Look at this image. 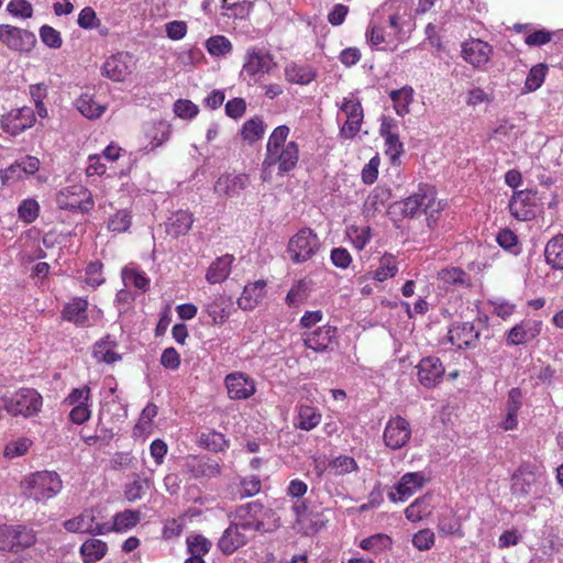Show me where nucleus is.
Listing matches in <instances>:
<instances>
[{
	"label": "nucleus",
	"instance_id": "5701e85b",
	"mask_svg": "<svg viewBox=\"0 0 563 563\" xmlns=\"http://www.w3.org/2000/svg\"><path fill=\"white\" fill-rule=\"evenodd\" d=\"M284 75L288 82L305 86L317 78V69L308 64L289 62L285 65Z\"/></svg>",
	"mask_w": 563,
	"mask_h": 563
},
{
	"label": "nucleus",
	"instance_id": "774afa93",
	"mask_svg": "<svg viewBox=\"0 0 563 563\" xmlns=\"http://www.w3.org/2000/svg\"><path fill=\"white\" fill-rule=\"evenodd\" d=\"M340 109L345 113L346 119L363 120V108L356 98H344Z\"/></svg>",
	"mask_w": 563,
	"mask_h": 563
},
{
	"label": "nucleus",
	"instance_id": "f257e3e1",
	"mask_svg": "<svg viewBox=\"0 0 563 563\" xmlns=\"http://www.w3.org/2000/svg\"><path fill=\"white\" fill-rule=\"evenodd\" d=\"M289 132L287 125H279L271 133L263 161V180H267L268 169L275 165H277L278 174L282 176L297 166L299 147L294 141L286 142Z\"/></svg>",
	"mask_w": 563,
	"mask_h": 563
},
{
	"label": "nucleus",
	"instance_id": "338daca9",
	"mask_svg": "<svg viewBox=\"0 0 563 563\" xmlns=\"http://www.w3.org/2000/svg\"><path fill=\"white\" fill-rule=\"evenodd\" d=\"M0 551H15V529L13 526L0 527Z\"/></svg>",
	"mask_w": 563,
	"mask_h": 563
},
{
	"label": "nucleus",
	"instance_id": "c03bdc74",
	"mask_svg": "<svg viewBox=\"0 0 563 563\" xmlns=\"http://www.w3.org/2000/svg\"><path fill=\"white\" fill-rule=\"evenodd\" d=\"M391 545V539L385 533H376L360 542L363 550L379 553Z\"/></svg>",
	"mask_w": 563,
	"mask_h": 563
},
{
	"label": "nucleus",
	"instance_id": "09e8293b",
	"mask_svg": "<svg viewBox=\"0 0 563 563\" xmlns=\"http://www.w3.org/2000/svg\"><path fill=\"white\" fill-rule=\"evenodd\" d=\"M309 288H310L309 282H307L305 279L298 280L290 288V290L288 291V294L286 296V302L288 303V306H290V307L298 306L299 303L303 302L309 295Z\"/></svg>",
	"mask_w": 563,
	"mask_h": 563
},
{
	"label": "nucleus",
	"instance_id": "79ce46f5",
	"mask_svg": "<svg viewBox=\"0 0 563 563\" xmlns=\"http://www.w3.org/2000/svg\"><path fill=\"white\" fill-rule=\"evenodd\" d=\"M329 470L336 476H342L358 470L356 461L349 455H339L330 461Z\"/></svg>",
	"mask_w": 563,
	"mask_h": 563
},
{
	"label": "nucleus",
	"instance_id": "f3484780",
	"mask_svg": "<svg viewBox=\"0 0 563 563\" xmlns=\"http://www.w3.org/2000/svg\"><path fill=\"white\" fill-rule=\"evenodd\" d=\"M34 122V111L29 107H23L10 111L2 120V128L7 133L15 136L32 128Z\"/></svg>",
	"mask_w": 563,
	"mask_h": 563
},
{
	"label": "nucleus",
	"instance_id": "7c9ffc66",
	"mask_svg": "<svg viewBox=\"0 0 563 563\" xmlns=\"http://www.w3.org/2000/svg\"><path fill=\"white\" fill-rule=\"evenodd\" d=\"M108 545L99 539H88L80 547L84 563L100 561L107 553Z\"/></svg>",
	"mask_w": 563,
	"mask_h": 563
},
{
	"label": "nucleus",
	"instance_id": "6ab92c4d",
	"mask_svg": "<svg viewBox=\"0 0 563 563\" xmlns=\"http://www.w3.org/2000/svg\"><path fill=\"white\" fill-rule=\"evenodd\" d=\"M417 368L418 379L426 388L435 387L441 383L444 374V367L438 357L428 356L422 358Z\"/></svg>",
	"mask_w": 563,
	"mask_h": 563
},
{
	"label": "nucleus",
	"instance_id": "37998d69",
	"mask_svg": "<svg viewBox=\"0 0 563 563\" xmlns=\"http://www.w3.org/2000/svg\"><path fill=\"white\" fill-rule=\"evenodd\" d=\"M141 520V512L139 510H124L118 512L113 517L115 531H125L135 527Z\"/></svg>",
	"mask_w": 563,
	"mask_h": 563
},
{
	"label": "nucleus",
	"instance_id": "69168bd1",
	"mask_svg": "<svg viewBox=\"0 0 563 563\" xmlns=\"http://www.w3.org/2000/svg\"><path fill=\"white\" fill-rule=\"evenodd\" d=\"M174 112L181 119H192L198 114L199 109L192 101L179 99L174 103Z\"/></svg>",
	"mask_w": 563,
	"mask_h": 563
},
{
	"label": "nucleus",
	"instance_id": "ea45409f",
	"mask_svg": "<svg viewBox=\"0 0 563 563\" xmlns=\"http://www.w3.org/2000/svg\"><path fill=\"white\" fill-rule=\"evenodd\" d=\"M398 273L396 257L389 253H385L379 260V266L374 272V278L384 282L394 277Z\"/></svg>",
	"mask_w": 563,
	"mask_h": 563
},
{
	"label": "nucleus",
	"instance_id": "412c9836",
	"mask_svg": "<svg viewBox=\"0 0 563 563\" xmlns=\"http://www.w3.org/2000/svg\"><path fill=\"white\" fill-rule=\"evenodd\" d=\"M249 185L246 174H223L214 183L213 190L220 197L239 196Z\"/></svg>",
	"mask_w": 563,
	"mask_h": 563
},
{
	"label": "nucleus",
	"instance_id": "473e14b6",
	"mask_svg": "<svg viewBox=\"0 0 563 563\" xmlns=\"http://www.w3.org/2000/svg\"><path fill=\"white\" fill-rule=\"evenodd\" d=\"M95 523V515L92 510H85L77 517L66 520L64 528L73 533H90L92 534Z\"/></svg>",
	"mask_w": 563,
	"mask_h": 563
},
{
	"label": "nucleus",
	"instance_id": "dca6fc26",
	"mask_svg": "<svg viewBox=\"0 0 563 563\" xmlns=\"http://www.w3.org/2000/svg\"><path fill=\"white\" fill-rule=\"evenodd\" d=\"M426 476L422 472L406 473L401 476L395 490L388 493L393 503L405 501L426 484Z\"/></svg>",
	"mask_w": 563,
	"mask_h": 563
},
{
	"label": "nucleus",
	"instance_id": "58836bf2",
	"mask_svg": "<svg viewBox=\"0 0 563 563\" xmlns=\"http://www.w3.org/2000/svg\"><path fill=\"white\" fill-rule=\"evenodd\" d=\"M548 69V65L544 63L532 66L526 78L523 91L533 92L538 90L544 82Z\"/></svg>",
	"mask_w": 563,
	"mask_h": 563
},
{
	"label": "nucleus",
	"instance_id": "a211bd4d",
	"mask_svg": "<svg viewBox=\"0 0 563 563\" xmlns=\"http://www.w3.org/2000/svg\"><path fill=\"white\" fill-rule=\"evenodd\" d=\"M249 541V531L244 530L232 520L218 540V549L223 554L230 555L240 548L246 545Z\"/></svg>",
	"mask_w": 563,
	"mask_h": 563
},
{
	"label": "nucleus",
	"instance_id": "9d476101",
	"mask_svg": "<svg viewBox=\"0 0 563 563\" xmlns=\"http://www.w3.org/2000/svg\"><path fill=\"white\" fill-rule=\"evenodd\" d=\"M224 386L230 399L245 400L256 391L255 380L243 372H233L224 377Z\"/></svg>",
	"mask_w": 563,
	"mask_h": 563
},
{
	"label": "nucleus",
	"instance_id": "7ed1b4c3",
	"mask_svg": "<svg viewBox=\"0 0 563 563\" xmlns=\"http://www.w3.org/2000/svg\"><path fill=\"white\" fill-rule=\"evenodd\" d=\"M441 208V201H437L433 188L428 185L419 186L417 192H413L406 199L396 201L390 207L393 213H400L409 218L426 213L429 222Z\"/></svg>",
	"mask_w": 563,
	"mask_h": 563
},
{
	"label": "nucleus",
	"instance_id": "20e7f679",
	"mask_svg": "<svg viewBox=\"0 0 563 563\" xmlns=\"http://www.w3.org/2000/svg\"><path fill=\"white\" fill-rule=\"evenodd\" d=\"M23 494L36 503H46L63 489V481L54 471L31 473L21 482Z\"/></svg>",
	"mask_w": 563,
	"mask_h": 563
},
{
	"label": "nucleus",
	"instance_id": "aec40b11",
	"mask_svg": "<svg viewBox=\"0 0 563 563\" xmlns=\"http://www.w3.org/2000/svg\"><path fill=\"white\" fill-rule=\"evenodd\" d=\"M233 300L225 295H216L203 305V311L211 318V324L220 325L228 321L233 310Z\"/></svg>",
	"mask_w": 563,
	"mask_h": 563
},
{
	"label": "nucleus",
	"instance_id": "3c124183",
	"mask_svg": "<svg viewBox=\"0 0 563 563\" xmlns=\"http://www.w3.org/2000/svg\"><path fill=\"white\" fill-rule=\"evenodd\" d=\"M206 47L212 56H224L232 51L231 42L222 35H216L208 38Z\"/></svg>",
	"mask_w": 563,
	"mask_h": 563
},
{
	"label": "nucleus",
	"instance_id": "e433bc0d",
	"mask_svg": "<svg viewBox=\"0 0 563 563\" xmlns=\"http://www.w3.org/2000/svg\"><path fill=\"white\" fill-rule=\"evenodd\" d=\"M297 427L301 430L310 431L314 429L321 421V413L318 409L302 405L298 409Z\"/></svg>",
	"mask_w": 563,
	"mask_h": 563
},
{
	"label": "nucleus",
	"instance_id": "13d9d810",
	"mask_svg": "<svg viewBox=\"0 0 563 563\" xmlns=\"http://www.w3.org/2000/svg\"><path fill=\"white\" fill-rule=\"evenodd\" d=\"M383 137L385 140V154L395 163L404 152V144L399 140L398 132Z\"/></svg>",
	"mask_w": 563,
	"mask_h": 563
},
{
	"label": "nucleus",
	"instance_id": "ddd939ff",
	"mask_svg": "<svg viewBox=\"0 0 563 563\" xmlns=\"http://www.w3.org/2000/svg\"><path fill=\"white\" fill-rule=\"evenodd\" d=\"M0 42L14 51H30L36 42L35 35L9 24H0Z\"/></svg>",
	"mask_w": 563,
	"mask_h": 563
},
{
	"label": "nucleus",
	"instance_id": "4c0bfd02",
	"mask_svg": "<svg viewBox=\"0 0 563 563\" xmlns=\"http://www.w3.org/2000/svg\"><path fill=\"white\" fill-rule=\"evenodd\" d=\"M115 342L110 340L108 336L106 340H101L96 343L93 349V355L97 360L102 361L107 364H112L121 360V356L114 352Z\"/></svg>",
	"mask_w": 563,
	"mask_h": 563
},
{
	"label": "nucleus",
	"instance_id": "c756f323",
	"mask_svg": "<svg viewBox=\"0 0 563 563\" xmlns=\"http://www.w3.org/2000/svg\"><path fill=\"white\" fill-rule=\"evenodd\" d=\"M545 262L553 269H563V235L552 238L544 249Z\"/></svg>",
	"mask_w": 563,
	"mask_h": 563
},
{
	"label": "nucleus",
	"instance_id": "6e6d98bb",
	"mask_svg": "<svg viewBox=\"0 0 563 563\" xmlns=\"http://www.w3.org/2000/svg\"><path fill=\"white\" fill-rule=\"evenodd\" d=\"M38 212L40 206L37 201L34 199L23 200L18 208V214L20 220L27 224L36 220V218L38 217Z\"/></svg>",
	"mask_w": 563,
	"mask_h": 563
},
{
	"label": "nucleus",
	"instance_id": "052dcab7",
	"mask_svg": "<svg viewBox=\"0 0 563 563\" xmlns=\"http://www.w3.org/2000/svg\"><path fill=\"white\" fill-rule=\"evenodd\" d=\"M15 529V543H16V552L33 545L36 541L35 533L32 529L16 526Z\"/></svg>",
	"mask_w": 563,
	"mask_h": 563
},
{
	"label": "nucleus",
	"instance_id": "a18cd8bd",
	"mask_svg": "<svg viewBox=\"0 0 563 563\" xmlns=\"http://www.w3.org/2000/svg\"><path fill=\"white\" fill-rule=\"evenodd\" d=\"M262 482L257 475H246L240 478L239 496L241 499L257 495L261 492Z\"/></svg>",
	"mask_w": 563,
	"mask_h": 563
},
{
	"label": "nucleus",
	"instance_id": "cd10ccee",
	"mask_svg": "<svg viewBox=\"0 0 563 563\" xmlns=\"http://www.w3.org/2000/svg\"><path fill=\"white\" fill-rule=\"evenodd\" d=\"M233 262L234 256L231 254H225L213 261L206 274L208 283L218 284L224 282L231 273Z\"/></svg>",
	"mask_w": 563,
	"mask_h": 563
},
{
	"label": "nucleus",
	"instance_id": "bb28decb",
	"mask_svg": "<svg viewBox=\"0 0 563 563\" xmlns=\"http://www.w3.org/2000/svg\"><path fill=\"white\" fill-rule=\"evenodd\" d=\"M266 283L257 280L244 287L238 305L242 310H253L265 296Z\"/></svg>",
	"mask_w": 563,
	"mask_h": 563
},
{
	"label": "nucleus",
	"instance_id": "4be33fe9",
	"mask_svg": "<svg viewBox=\"0 0 563 563\" xmlns=\"http://www.w3.org/2000/svg\"><path fill=\"white\" fill-rule=\"evenodd\" d=\"M478 335L479 333L471 322L455 323L449 330V340L457 349L473 346Z\"/></svg>",
	"mask_w": 563,
	"mask_h": 563
},
{
	"label": "nucleus",
	"instance_id": "39448f33",
	"mask_svg": "<svg viewBox=\"0 0 563 563\" xmlns=\"http://www.w3.org/2000/svg\"><path fill=\"white\" fill-rule=\"evenodd\" d=\"M4 409L13 417L31 418L43 407V397L34 388L23 387L3 399Z\"/></svg>",
	"mask_w": 563,
	"mask_h": 563
},
{
	"label": "nucleus",
	"instance_id": "de8ad7c7",
	"mask_svg": "<svg viewBox=\"0 0 563 563\" xmlns=\"http://www.w3.org/2000/svg\"><path fill=\"white\" fill-rule=\"evenodd\" d=\"M187 550L190 554L197 556H205L212 547V542L201 534H194L187 537Z\"/></svg>",
	"mask_w": 563,
	"mask_h": 563
},
{
	"label": "nucleus",
	"instance_id": "6e6552de",
	"mask_svg": "<svg viewBox=\"0 0 563 563\" xmlns=\"http://www.w3.org/2000/svg\"><path fill=\"white\" fill-rule=\"evenodd\" d=\"M319 249L318 235L311 229L303 228L289 240L287 252L294 263L300 264L311 260Z\"/></svg>",
	"mask_w": 563,
	"mask_h": 563
},
{
	"label": "nucleus",
	"instance_id": "2eb2a0df",
	"mask_svg": "<svg viewBox=\"0 0 563 563\" xmlns=\"http://www.w3.org/2000/svg\"><path fill=\"white\" fill-rule=\"evenodd\" d=\"M462 57L477 69H484L493 54V47L478 38L470 40L462 45Z\"/></svg>",
	"mask_w": 563,
	"mask_h": 563
},
{
	"label": "nucleus",
	"instance_id": "f704fd0d",
	"mask_svg": "<svg viewBox=\"0 0 563 563\" xmlns=\"http://www.w3.org/2000/svg\"><path fill=\"white\" fill-rule=\"evenodd\" d=\"M439 280L446 287H468L471 285L470 276L459 267L443 268L438 273Z\"/></svg>",
	"mask_w": 563,
	"mask_h": 563
},
{
	"label": "nucleus",
	"instance_id": "a878e982",
	"mask_svg": "<svg viewBox=\"0 0 563 563\" xmlns=\"http://www.w3.org/2000/svg\"><path fill=\"white\" fill-rule=\"evenodd\" d=\"M194 224V214L188 210L174 212L166 222V232L173 238L185 235Z\"/></svg>",
	"mask_w": 563,
	"mask_h": 563
},
{
	"label": "nucleus",
	"instance_id": "c9c22d12",
	"mask_svg": "<svg viewBox=\"0 0 563 563\" xmlns=\"http://www.w3.org/2000/svg\"><path fill=\"white\" fill-rule=\"evenodd\" d=\"M366 40L372 47H378L382 44L394 45L397 47L395 35L387 32L384 26L371 24L366 31Z\"/></svg>",
	"mask_w": 563,
	"mask_h": 563
},
{
	"label": "nucleus",
	"instance_id": "f03ea898",
	"mask_svg": "<svg viewBox=\"0 0 563 563\" xmlns=\"http://www.w3.org/2000/svg\"><path fill=\"white\" fill-rule=\"evenodd\" d=\"M232 517L235 523L249 532L271 533L279 527L275 512L258 501L236 507Z\"/></svg>",
	"mask_w": 563,
	"mask_h": 563
},
{
	"label": "nucleus",
	"instance_id": "bf43d9fd",
	"mask_svg": "<svg viewBox=\"0 0 563 563\" xmlns=\"http://www.w3.org/2000/svg\"><path fill=\"white\" fill-rule=\"evenodd\" d=\"M31 445L32 441L30 439L20 438L7 444L4 449V455L9 459L22 456L29 451Z\"/></svg>",
	"mask_w": 563,
	"mask_h": 563
},
{
	"label": "nucleus",
	"instance_id": "0eeeda50",
	"mask_svg": "<svg viewBox=\"0 0 563 563\" xmlns=\"http://www.w3.org/2000/svg\"><path fill=\"white\" fill-rule=\"evenodd\" d=\"M276 63L274 56L264 47L250 46L244 55L241 76L257 82L265 74H269Z\"/></svg>",
	"mask_w": 563,
	"mask_h": 563
},
{
	"label": "nucleus",
	"instance_id": "1a4fd4ad",
	"mask_svg": "<svg viewBox=\"0 0 563 563\" xmlns=\"http://www.w3.org/2000/svg\"><path fill=\"white\" fill-rule=\"evenodd\" d=\"M384 442L391 450L404 448L411 438L410 423L402 417L390 418L384 429Z\"/></svg>",
	"mask_w": 563,
	"mask_h": 563
},
{
	"label": "nucleus",
	"instance_id": "49530a36",
	"mask_svg": "<svg viewBox=\"0 0 563 563\" xmlns=\"http://www.w3.org/2000/svg\"><path fill=\"white\" fill-rule=\"evenodd\" d=\"M122 280L126 287H135L141 291H146L150 285L148 278L136 269L124 268L122 271Z\"/></svg>",
	"mask_w": 563,
	"mask_h": 563
},
{
	"label": "nucleus",
	"instance_id": "5fc2aeb1",
	"mask_svg": "<svg viewBox=\"0 0 563 563\" xmlns=\"http://www.w3.org/2000/svg\"><path fill=\"white\" fill-rule=\"evenodd\" d=\"M264 134L263 121L258 118L247 120L242 126V136L249 142H255Z\"/></svg>",
	"mask_w": 563,
	"mask_h": 563
},
{
	"label": "nucleus",
	"instance_id": "e2e57ef3",
	"mask_svg": "<svg viewBox=\"0 0 563 563\" xmlns=\"http://www.w3.org/2000/svg\"><path fill=\"white\" fill-rule=\"evenodd\" d=\"M151 137L152 148L163 145L170 136V129L165 122H158L153 125Z\"/></svg>",
	"mask_w": 563,
	"mask_h": 563
},
{
	"label": "nucleus",
	"instance_id": "864d4df0",
	"mask_svg": "<svg viewBox=\"0 0 563 563\" xmlns=\"http://www.w3.org/2000/svg\"><path fill=\"white\" fill-rule=\"evenodd\" d=\"M66 406L75 407L78 405L91 404V389L88 385L74 388L64 399Z\"/></svg>",
	"mask_w": 563,
	"mask_h": 563
},
{
	"label": "nucleus",
	"instance_id": "393cba45",
	"mask_svg": "<svg viewBox=\"0 0 563 563\" xmlns=\"http://www.w3.org/2000/svg\"><path fill=\"white\" fill-rule=\"evenodd\" d=\"M88 308L89 303L86 299L76 297L65 305L62 314L66 321L85 327L89 324Z\"/></svg>",
	"mask_w": 563,
	"mask_h": 563
},
{
	"label": "nucleus",
	"instance_id": "72a5a7b5",
	"mask_svg": "<svg viewBox=\"0 0 563 563\" xmlns=\"http://www.w3.org/2000/svg\"><path fill=\"white\" fill-rule=\"evenodd\" d=\"M389 97L398 115L404 117L410 112L409 107L413 101V89L411 87L405 86L400 89L391 90Z\"/></svg>",
	"mask_w": 563,
	"mask_h": 563
},
{
	"label": "nucleus",
	"instance_id": "4468645a",
	"mask_svg": "<svg viewBox=\"0 0 563 563\" xmlns=\"http://www.w3.org/2000/svg\"><path fill=\"white\" fill-rule=\"evenodd\" d=\"M303 342L306 347L313 350L314 352H328L333 351L338 345L336 342V327L322 325L318 329L305 333Z\"/></svg>",
	"mask_w": 563,
	"mask_h": 563
},
{
	"label": "nucleus",
	"instance_id": "8fccbe9b",
	"mask_svg": "<svg viewBox=\"0 0 563 563\" xmlns=\"http://www.w3.org/2000/svg\"><path fill=\"white\" fill-rule=\"evenodd\" d=\"M132 223L130 211L123 209L117 211L108 221V229L115 233H123L129 230Z\"/></svg>",
	"mask_w": 563,
	"mask_h": 563
},
{
	"label": "nucleus",
	"instance_id": "b1692460",
	"mask_svg": "<svg viewBox=\"0 0 563 563\" xmlns=\"http://www.w3.org/2000/svg\"><path fill=\"white\" fill-rule=\"evenodd\" d=\"M541 331V323L537 321H522L512 327L507 335V343L509 345L525 344L526 342L534 339Z\"/></svg>",
	"mask_w": 563,
	"mask_h": 563
},
{
	"label": "nucleus",
	"instance_id": "c85d7f7f",
	"mask_svg": "<svg viewBox=\"0 0 563 563\" xmlns=\"http://www.w3.org/2000/svg\"><path fill=\"white\" fill-rule=\"evenodd\" d=\"M75 106L85 118L90 120L100 118L107 109L106 104L98 102L93 95L87 92L80 95Z\"/></svg>",
	"mask_w": 563,
	"mask_h": 563
},
{
	"label": "nucleus",
	"instance_id": "f8f14e48",
	"mask_svg": "<svg viewBox=\"0 0 563 563\" xmlns=\"http://www.w3.org/2000/svg\"><path fill=\"white\" fill-rule=\"evenodd\" d=\"M537 208V191L536 190H519L516 191L510 201V213L520 221H529L534 218Z\"/></svg>",
	"mask_w": 563,
	"mask_h": 563
},
{
	"label": "nucleus",
	"instance_id": "423d86ee",
	"mask_svg": "<svg viewBox=\"0 0 563 563\" xmlns=\"http://www.w3.org/2000/svg\"><path fill=\"white\" fill-rule=\"evenodd\" d=\"M543 482V472L532 464H522L511 477V493L520 498L540 496Z\"/></svg>",
	"mask_w": 563,
	"mask_h": 563
},
{
	"label": "nucleus",
	"instance_id": "603ef678",
	"mask_svg": "<svg viewBox=\"0 0 563 563\" xmlns=\"http://www.w3.org/2000/svg\"><path fill=\"white\" fill-rule=\"evenodd\" d=\"M221 473V467L218 462L213 460H198L194 466L195 477H217Z\"/></svg>",
	"mask_w": 563,
	"mask_h": 563
},
{
	"label": "nucleus",
	"instance_id": "a19ab883",
	"mask_svg": "<svg viewBox=\"0 0 563 563\" xmlns=\"http://www.w3.org/2000/svg\"><path fill=\"white\" fill-rule=\"evenodd\" d=\"M346 235L352 245L361 251L369 243L372 231L371 228L366 225H350L346 228Z\"/></svg>",
	"mask_w": 563,
	"mask_h": 563
},
{
	"label": "nucleus",
	"instance_id": "4d7b16f0",
	"mask_svg": "<svg viewBox=\"0 0 563 563\" xmlns=\"http://www.w3.org/2000/svg\"><path fill=\"white\" fill-rule=\"evenodd\" d=\"M40 168V161L34 156H26L21 159V162L15 165H11L8 169H5V177H11L15 172H23L25 174L32 175L36 173Z\"/></svg>",
	"mask_w": 563,
	"mask_h": 563
},
{
	"label": "nucleus",
	"instance_id": "2f4dec72",
	"mask_svg": "<svg viewBox=\"0 0 563 563\" xmlns=\"http://www.w3.org/2000/svg\"><path fill=\"white\" fill-rule=\"evenodd\" d=\"M431 496L423 495L418 497L412 504H410L406 510L405 516L411 522L421 521L423 518L431 514Z\"/></svg>",
	"mask_w": 563,
	"mask_h": 563
},
{
	"label": "nucleus",
	"instance_id": "0e129e2a",
	"mask_svg": "<svg viewBox=\"0 0 563 563\" xmlns=\"http://www.w3.org/2000/svg\"><path fill=\"white\" fill-rule=\"evenodd\" d=\"M40 37L51 48H59L63 44L60 33L49 25H43L40 29Z\"/></svg>",
	"mask_w": 563,
	"mask_h": 563
},
{
	"label": "nucleus",
	"instance_id": "9b49d317",
	"mask_svg": "<svg viewBox=\"0 0 563 563\" xmlns=\"http://www.w3.org/2000/svg\"><path fill=\"white\" fill-rule=\"evenodd\" d=\"M135 62L128 53H118L106 59L102 75L112 81H124L134 70Z\"/></svg>",
	"mask_w": 563,
	"mask_h": 563
},
{
	"label": "nucleus",
	"instance_id": "680f3d73",
	"mask_svg": "<svg viewBox=\"0 0 563 563\" xmlns=\"http://www.w3.org/2000/svg\"><path fill=\"white\" fill-rule=\"evenodd\" d=\"M102 266V263L99 261L88 264L85 278V283L88 286L96 288L104 283V278L101 275Z\"/></svg>",
	"mask_w": 563,
	"mask_h": 563
}]
</instances>
